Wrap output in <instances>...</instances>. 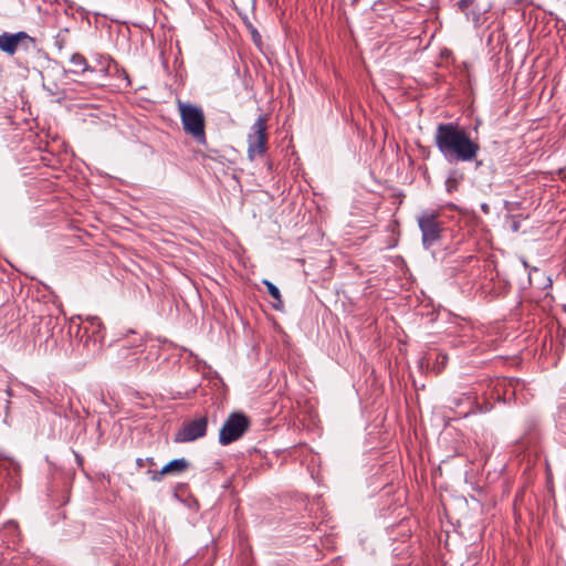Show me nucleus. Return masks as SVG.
Wrapping results in <instances>:
<instances>
[{"instance_id": "6", "label": "nucleus", "mask_w": 566, "mask_h": 566, "mask_svg": "<svg viewBox=\"0 0 566 566\" xmlns=\"http://www.w3.org/2000/svg\"><path fill=\"white\" fill-rule=\"evenodd\" d=\"M439 214L432 211H423L418 216V226L422 233V244L426 249L434 245L441 238L442 226L438 220Z\"/></svg>"}, {"instance_id": "14", "label": "nucleus", "mask_w": 566, "mask_h": 566, "mask_svg": "<svg viewBox=\"0 0 566 566\" xmlns=\"http://www.w3.org/2000/svg\"><path fill=\"white\" fill-rule=\"evenodd\" d=\"M99 65H101V69L99 71L104 74V75H108L111 74V71H112V67H117V64L115 63V61L111 57H105L103 60L99 61Z\"/></svg>"}, {"instance_id": "10", "label": "nucleus", "mask_w": 566, "mask_h": 566, "mask_svg": "<svg viewBox=\"0 0 566 566\" xmlns=\"http://www.w3.org/2000/svg\"><path fill=\"white\" fill-rule=\"evenodd\" d=\"M70 62L73 65L71 72L74 74H82L86 71H93V69L88 66L86 59L80 53L72 54Z\"/></svg>"}, {"instance_id": "9", "label": "nucleus", "mask_w": 566, "mask_h": 566, "mask_svg": "<svg viewBox=\"0 0 566 566\" xmlns=\"http://www.w3.org/2000/svg\"><path fill=\"white\" fill-rule=\"evenodd\" d=\"M30 39V36L21 31L18 33H2L0 34V50L12 55L15 53L21 40Z\"/></svg>"}, {"instance_id": "4", "label": "nucleus", "mask_w": 566, "mask_h": 566, "mask_svg": "<svg viewBox=\"0 0 566 566\" xmlns=\"http://www.w3.org/2000/svg\"><path fill=\"white\" fill-rule=\"evenodd\" d=\"M250 427L249 418L241 412L231 413L219 432V443L228 446L240 439Z\"/></svg>"}, {"instance_id": "7", "label": "nucleus", "mask_w": 566, "mask_h": 566, "mask_svg": "<svg viewBox=\"0 0 566 566\" xmlns=\"http://www.w3.org/2000/svg\"><path fill=\"white\" fill-rule=\"evenodd\" d=\"M208 420L206 417H199L190 421H185L180 429L174 436V442L186 443L200 439L206 436Z\"/></svg>"}, {"instance_id": "3", "label": "nucleus", "mask_w": 566, "mask_h": 566, "mask_svg": "<svg viewBox=\"0 0 566 566\" xmlns=\"http://www.w3.org/2000/svg\"><path fill=\"white\" fill-rule=\"evenodd\" d=\"M77 336L87 356L97 355L104 344V327L101 319L96 316L87 317L80 325Z\"/></svg>"}, {"instance_id": "11", "label": "nucleus", "mask_w": 566, "mask_h": 566, "mask_svg": "<svg viewBox=\"0 0 566 566\" xmlns=\"http://www.w3.org/2000/svg\"><path fill=\"white\" fill-rule=\"evenodd\" d=\"M263 284L266 286L269 294L275 300V303H273V308L281 310L283 307V301L280 290L269 280H263Z\"/></svg>"}, {"instance_id": "2", "label": "nucleus", "mask_w": 566, "mask_h": 566, "mask_svg": "<svg viewBox=\"0 0 566 566\" xmlns=\"http://www.w3.org/2000/svg\"><path fill=\"white\" fill-rule=\"evenodd\" d=\"M177 107L184 132L191 136L198 144L206 145V116L200 106L177 102Z\"/></svg>"}, {"instance_id": "12", "label": "nucleus", "mask_w": 566, "mask_h": 566, "mask_svg": "<svg viewBox=\"0 0 566 566\" xmlns=\"http://www.w3.org/2000/svg\"><path fill=\"white\" fill-rule=\"evenodd\" d=\"M464 400H465V401H468V403H469V408H468L467 410H463V411H460V412H459V415H460V416H462V417H467V416H469V415L472 412V410H473V408H472V407H473V403H474L473 398H472V397H470V396H465V395H463L462 397L454 398V399H452V401H451V403H452L455 408H458V407H460V405H461Z\"/></svg>"}, {"instance_id": "15", "label": "nucleus", "mask_w": 566, "mask_h": 566, "mask_svg": "<svg viewBox=\"0 0 566 566\" xmlns=\"http://www.w3.org/2000/svg\"><path fill=\"white\" fill-rule=\"evenodd\" d=\"M448 364V356L446 354H438L433 364V370L436 374H440L446 365Z\"/></svg>"}, {"instance_id": "18", "label": "nucleus", "mask_w": 566, "mask_h": 566, "mask_svg": "<svg viewBox=\"0 0 566 566\" xmlns=\"http://www.w3.org/2000/svg\"><path fill=\"white\" fill-rule=\"evenodd\" d=\"M31 391L40 399V394L36 389L32 388Z\"/></svg>"}, {"instance_id": "1", "label": "nucleus", "mask_w": 566, "mask_h": 566, "mask_svg": "<svg viewBox=\"0 0 566 566\" xmlns=\"http://www.w3.org/2000/svg\"><path fill=\"white\" fill-rule=\"evenodd\" d=\"M434 144L449 163H467L478 157L480 145L455 123H441L434 133Z\"/></svg>"}, {"instance_id": "13", "label": "nucleus", "mask_w": 566, "mask_h": 566, "mask_svg": "<svg viewBox=\"0 0 566 566\" xmlns=\"http://www.w3.org/2000/svg\"><path fill=\"white\" fill-rule=\"evenodd\" d=\"M461 181V177H459L457 174H451L447 180H446V189L449 193L455 191L458 189V186Z\"/></svg>"}, {"instance_id": "8", "label": "nucleus", "mask_w": 566, "mask_h": 566, "mask_svg": "<svg viewBox=\"0 0 566 566\" xmlns=\"http://www.w3.org/2000/svg\"><path fill=\"white\" fill-rule=\"evenodd\" d=\"M189 467L190 463L187 459L179 458L164 465L160 471L148 470V473L151 474V481L160 482L165 475H180L184 472H186L189 469Z\"/></svg>"}, {"instance_id": "16", "label": "nucleus", "mask_w": 566, "mask_h": 566, "mask_svg": "<svg viewBox=\"0 0 566 566\" xmlns=\"http://www.w3.org/2000/svg\"><path fill=\"white\" fill-rule=\"evenodd\" d=\"M473 3H474V0H460V1L458 2V7H459V9H460L462 12H464L467 15H469V11H468V10H469V8H470L471 6H473Z\"/></svg>"}, {"instance_id": "17", "label": "nucleus", "mask_w": 566, "mask_h": 566, "mask_svg": "<svg viewBox=\"0 0 566 566\" xmlns=\"http://www.w3.org/2000/svg\"><path fill=\"white\" fill-rule=\"evenodd\" d=\"M147 463L150 464V465H154L155 464L154 459L153 458H147V459H140L139 458V459L136 460V464L139 468L144 467Z\"/></svg>"}, {"instance_id": "5", "label": "nucleus", "mask_w": 566, "mask_h": 566, "mask_svg": "<svg viewBox=\"0 0 566 566\" xmlns=\"http://www.w3.org/2000/svg\"><path fill=\"white\" fill-rule=\"evenodd\" d=\"M268 147L266 118L260 116L251 126L248 134V157L254 160L256 157L263 156Z\"/></svg>"}]
</instances>
